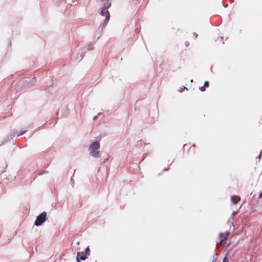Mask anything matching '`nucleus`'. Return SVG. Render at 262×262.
<instances>
[{
    "label": "nucleus",
    "instance_id": "obj_5",
    "mask_svg": "<svg viewBox=\"0 0 262 262\" xmlns=\"http://www.w3.org/2000/svg\"><path fill=\"white\" fill-rule=\"evenodd\" d=\"M87 258V257L86 256L85 254V252H78L77 254V257H76V260H84Z\"/></svg>",
    "mask_w": 262,
    "mask_h": 262
},
{
    "label": "nucleus",
    "instance_id": "obj_17",
    "mask_svg": "<svg viewBox=\"0 0 262 262\" xmlns=\"http://www.w3.org/2000/svg\"><path fill=\"white\" fill-rule=\"evenodd\" d=\"M183 91H184V90H183V87H181L180 88V89H179V91L181 93Z\"/></svg>",
    "mask_w": 262,
    "mask_h": 262
},
{
    "label": "nucleus",
    "instance_id": "obj_13",
    "mask_svg": "<svg viewBox=\"0 0 262 262\" xmlns=\"http://www.w3.org/2000/svg\"><path fill=\"white\" fill-rule=\"evenodd\" d=\"M204 86L205 88H207V87H208V86H209V82H208V81H205V82H204Z\"/></svg>",
    "mask_w": 262,
    "mask_h": 262
},
{
    "label": "nucleus",
    "instance_id": "obj_23",
    "mask_svg": "<svg viewBox=\"0 0 262 262\" xmlns=\"http://www.w3.org/2000/svg\"><path fill=\"white\" fill-rule=\"evenodd\" d=\"M168 170V169H164V171H167Z\"/></svg>",
    "mask_w": 262,
    "mask_h": 262
},
{
    "label": "nucleus",
    "instance_id": "obj_24",
    "mask_svg": "<svg viewBox=\"0 0 262 262\" xmlns=\"http://www.w3.org/2000/svg\"><path fill=\"white\" fill-rule=\"evenodd\" d=\"M187 44H189V42L185 43L186 46H187Z\"/></svg>",
    "mask_w": 262,
    "mask_h": 262
},
{
    "label": "nucleus",
    "instance_id": "obj_12",
    "mask_svg": "<svg viewBox=\"0 0 262 262\" xmlns=\"http://www.w3.org/2000/svg\"><path fill=\"white\" fill-rule=\"evenodd\" d=\"M200 90L202 92H204L206 90V88L204 86L200 88Z\"/></svg>",
    "mask_w": 262,
    "mask_h": 262
},
{
    "label": "nucleus",
    "instance_id": "obj_26",
    "mask_svg": "<svg viewBox=\"0 0 262 262\" xmlns=\"http://www.w3.org/2000/svg\"><path fill=\"white\" fill-rule=\"evenodd\" d=\"M187 44H189V42L185 43L186 46H187Z\"/></svg>",
    "mask_w": 262,
    "mask_h": 262
},
{
    "label": "nucleus",
    "instance_id": "obj_16",
    "mask_svg": "<svg viewBox=\"0 0 262 262\" xmlns=\"http://www.w3.org/2000/svg\"><path fill=\"white\" fill-rule=\"evenodd\" d=\"M25 132H26V131H24V132L20 133V134H18L17 136L23 135L25 133Z\"/></svg>",
    "mask_w": 262,
    "mask_h": 262
},
{
    "label": "nucleus",
    "instance_id": "obj_15",
    "mask_svg": "<svg viewBox=\"0 0 262 262\" xmlns=\"http://www.w3.org/2000/svg\"><path fill=\"white\" fill-rule=\"evenodd\" d=\"M71 183H72V187H73L74 185V179H73V178H71Z\"/></svg>",
    "mask_w": 262,
    "mask_h": 262
},
{
    "label": "nucleus",
    "instance_id": "obj_27",
    "mask_svg": "<svg viewBox=\"0 0 262 262\" xmlns=\"http://www.w3.org/2000/svg\"><path fill=\"white\" fill-rule=\"evenodd\" d=\"M187 44H189V42L185 43L186 46H187Z\"/></svg>",
    "mask_w": 262,
    "mask_h": 262
},
{
    "label": "nucleus",
    "instance_id": "obj_3",
    "mask_svg": "<svg viewBox=\"0 0 262 262\" xmlns=\"http://www.w3.org/2000/svg\"><path fill=\"white\" fill-rule=\"evenodd\" d=\"M46 219L47 213L45 211H43L37 216L34 225L36 226H39L46 221Z\"/></svg>",
    "mask_w": 262,
    "mask_h": 262
},
{
    "label": "nucleus",
    "instance_id": "obj_7",
    "mask_svg": "<svg viewBox=\"0 0 262 262\" xmlns=\"http://www.w3.org/2000/svg\"><path fill=\"white\" fill-rule=\"evenodd\" d=\"M220 237L221 238L220 242L222 245L226 244L227 238L226 237H224V235L223 234H222V233L220 234Z\"/></svg>",
    "mask_w": 262,
    "mask_h": 262
},
{
    "label": "nucleus",
    "instance_id": "obj_20",
    "mask_svg": "<svg viewBox=\"0 0 262 262\" xmlns=\"http://www.w3.org/2000/svg\"><path fill=\"white\" fill-rule=\"evenodd\" d=\"M183 90H186L187 91L188 90L187 88H186V87H185V86H183Z\"/></svg>",
    "mask_w": 262,
    "mask_h": 262
},
{
    "label": "nucleus",
    "instance_id": "obj_21",
    "mask_svg": "<svg viewBox=\"0 0 262 262\" xmlns=\"http://www.w3.org/2000/svg\"><path fill=\"white\" fill-rule=\"evenodd\" d=\"M261 153H262V150H261V152H260V155H259V156L257 157L258 158H260Z\"/></svg>",
    "mask_w": 262,
    "mask_h": 262
},
{
    "label": "nucleus",
    "instance_id": "obj_19",
    "mask_svg": "<svg viewBox=\"0 0 262 262\" xmlns=\"http://www.w3.org/2000/svg\"><path fill=\"white\" fill-rule=\"evenodd\" d=\"M193 35H194V36L195 38H197V37H198V34H197L196 33H193Z\"/></svg>",
    "mask_w": 262,
    "mask_h": 262
},
{
    "label": "nucleus",
    "instance_id": "obj_11",
    "mask_svg": "<svg viewBox=\"0 0 262 262\" xmlns=\"http://www.w3.org/2000/svg\"><path fill=\"white\" fill-rule=\"evenodd\" d=\"M223 262H229L228 258L227 257V255H226L223 259Z\"/></svg>",
    "mask_w": 262,
    "mask_h": 262
},
{
    "label": "nucleus",
    "instance_id": "obj_1",
    "mask_svg": "<svg viewBox=\"0 0 262 262\" xmlns=\"http://www.w3.org/2000/svg\"><path fill=\"white\" fill-rule=\"evenodd\" d=\"M100 147V143L96 141L92 143L89 148L90 155L95 158L99 157Z\"/></svg>",
    "mask_w": 262,
    "mask_h": 262
},
{
    "label": "nucleus",
    "instance_id": "obj_6",
    "mask_svg": "<svg viewBox=\"0 0 262 262\" xmlns=\"http://www.w3.org/2000/svg\"><path fill=\"white\" fill-rule=\"evenodd\" d=\"M239 200L240 198L237 195L231 196V201L234 204H236Z\"/></svg>",
    "mask_w": 262,
    "mask_h": 262
},
{
    "label": "nucleus",
    "instance_id": "obj_25",
    "mask_svg": "<svg viewBox=\"0 0 262 262\" xmlns=\"http://www.w3.org/2000/svg\"><path fill=\"white\" fill-rule=\"evenodd\" d=\"M187 44H189V42L185 43L186 46H187Z\"/></svg>",
    "mask_w": 262,
    "mask_h": 262
},
{
    "label": "nucleus",
    "instance_id": "obj_4",
    "mask_svg": "<svg viewBox=\"0 0 262 262\" xmlns=\"http://www.w3.org/2000/svg\"><path fill=\"white\" fill-rule=\"evenodd\" d=\"M36 82V78L35 77L32 78H27L24 80L23 83V87L24 88H30L33 86Z\"/></svg>",
    "mask_w": 262,
    "mask_h": 262
},
{
    "label": "nucleus",
    "instance_id": "obj_8",
    "mask_svg": "<svg viewBox=\"0 0 262 262\" xmlns=\"http://www.w3.org/2000/svg\"><path fill=\"white\" fill-rule=\"evenodd\" d=\"M111 6V3L107 2L102 9L107 10Z\"/></svg>",
    "mask_w": 262,
    "mask_h": 262
},
{
    "label": "nucleus",
    "instance_id": "obj_18",
    "mask_svg": "<svg viewBox=\"0 0 262 262\" xmlns=\"http://www.w3.org/2000/svg\"><path fill=\"white\" fill-rule=\"evenodd\" d=\"M237 211H234L232 214V216H234V215H235L236 214H237Z\"/></svg>",
    "mask_w": 262,
    "mask_h": 262
},
{
    "label": "nucleus",
    "instance_id": "obj_10",
    "mask_svg": "<svg viewBox=\"0 0 262 262\" xmlns=\"http://www.w3.org/2000/svg\"><path fill=\"white\" fill-rule=\"evenodd\" d=\"M93 49H94V47L93 46L92 43H90L88 45V50H93Z\"/></svg>",
    "mask_w": 262,
    "mask_h": 262
},
{
    "label": "nucleus",
    "instance_id": "obj_2",
    "mask_svg": "<svg viewBox=\"0 0 262 262\" xmlns=\"http://www.w3.org/2000/svg\"><path fill=\"white\" fill-rule=\"evenodd\" d=\"M100 15L105 17V20H104L103 23L101 24L100 26V28H101L102 30L105 27L108 21L110 20V14L107 10L102 9L100 12Z\"/></svg>",
    "mask_w": 262,
    "mask_h": 262
},
{
    "label": "nucleus",
    "instance_id": "obj_28",
    "mask_svg": "<svg viewBox=\"0 0 262 262\" xmlns=\"http://www.w3.org/2000/svg\"><path fill=\"white\" fill-rule=\"evenodd\" d=\"M77 260V262H81L79 260Z\"/></svg>",
    "mask_w": 262,
    "mask_h": 262
},
{
    "label": "nucleus",
    "instance_id": "obj_9",
    "mask_svg": "<svg viewBox=\"0 0 262 262\" xmlns=\"http://www.w3.org/2000/svg\"><path fill=\"white\" fill-rule=\"evenodd\" d=\"M83 56H84V54L82 53L79 57L75 58V57L73 56V58L74 59H75L76 60L80 61L83 58Z\"/></svg>",
    "mask_w": 262,
    "mask_h": 262
},
{
    "label": "nucleus",
    "instance_id": "obj_22",
    "mask_svg": "<svg viewBox=\"0 0 262 262\" xmlns=\"http://www.w3.org/2000/svg\"><path fill=\"white\" fill-rule=\"evenodd\" d=\"M97 116H95V117H94V120L96 119H97Z\"/></svg>",
    "mask_w": 262,
    "mask_h": 262
},
{
    "label": "nucleus",
    "instance_id": "obj_14",
    "mask_svg": "<svg viewBox=\"0 0 262 262\" xmlns=\"http://www.w3.org/2000/svg\"><path fill=\"white\" fill-rule=\"evenodd\" d=\"M90 251L89 247H88L84 252H85V254H86V253H88Z\"/></svg>",
    "mask_w": 262,
    "mask_h": 262
}]
</instances>
